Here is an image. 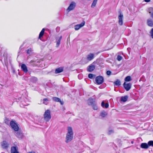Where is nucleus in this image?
<instances>
[{
    "label": "nucleus",
    "instance_id": "17",
    "mask_svg": "<svg viewBox=\"0 0 153 153\" xmlns=\"http://www.w3.org/2000/svg\"><path fill=\"white\" fill-rule=\"evenodd\" d=\"M63 71V68L62 67H60L56 69L55 73L56 74L59 73Z\"/></svg>",
    "mask_w": 153,
    "mask_h": 153
},
{
    "label": "nucleus",
    "instance_id": "4",
    "mask_svg": "<svg viewBox=\"0 0 153 153\" xmlns=\"http://www.w3.org/2000/svg\"><path fill=\"white\" fill-rule=\"evenodd\" d=\"M95 81L98 85H100L103 82V78L102 76H97L96 78Z\"/></svg>",
    "mask_w": 153,
    "mask_h": 153
},
{
    "label": "nucleus",
    "instance_id": "12",
    "mask_svg": "<svg viewBox=\"0 0 153 153\" xmlns=\"http://www.w3.org/2000/svg\"><path fill=\"white\" fill-rule=\"evenodd\" d=\"M15 134L16 136L19 138H22L23 137V134L20 131H16Z\"/></svg>",
    "mask_w": 153,
    "mask_h": 153
},
{
    "label": "nucleus",
    "instance_id": "42",
    "mask_svg": "<svg viewBox=\"0 0 153 153\" xmlns=\"http://www.w3.org/2000/svg\"><path fill=\"white\" fill-rule=\"evenodd\" d=\"M45 30V29L44 28H43L40 32L41 33H42L43 34H44Z\"/></svg>",
    "mask_w": 153,
    "mask_h": 153
},
{
    "label": "nucleus",
    "instance_id": "40",
    "mask_svg": "<svg viewBox=\"0 0 153 153\" xmlns=\"http://www.w3.org/2000/svg\"><path fill=\"white\" fill-rule=\"evenodd\" d=\"M9 120H8L7 119L5 120V122L6 124H8L9 123Z\"/></svg>",
    "mask_w": 153,
    "mask_h": 153
},
{
    "label": "nucleus",
    "instance_id": "46",
    "mask_svg": "<svg viewBox=\"0 0 153 153\" xmlns=\"http://www.w3.org/2000/svg\"><path fill=\"white\" fill-rule=\"evenodd\" d=\"M131 143L132 144H133V143H134V142H133V141H131Z\"/></svg>",
    "mask_w": 153,
    "mask_h": 153
},
{
    "label": "nucleus",
    "instance_id": "5",
    "mask_svg": "<svg viewBox=\"0 0 153 153\" xmlns=\"http://www.w3.org/2000/svg\"><path fill=\"white\" fill-rule=\"evenodd\" d=\"M118 18L119 19L118 23L120 25H122L123 24V15L121 12L118 16Z\"/></svg>",
    "mask_w": 153,
    "mask_h": 153
},
{
    "label": "nucleus",
    "instance_id": "21",
    "mask_svg": "<svg viewBox=\"0 0 153 153\" xmlns=\"http://www.w3.org/2000/svg\"><path fill=\"white\" fill-rule=\"evenodd\" d=\"M128 98V96H123L121 97L120 100L121 101L123 102H125L127 100Z\"/></svg>",
    "mask_w": 153,
    "mask_h": 153
},
{
    "label": "nucleus",
    "instance_id": "6",
    "mask_svg": "<svg viewBox=\"0 0 153 153\" xmlns=\"http://www.w3.org/2000/svg\"><path fill=\"white\" fill-rule=\"evenodd\" d=\"M76 6V3L74 1L72 2L70 4L69 6L68 7L67 10L68 11H70L73 10Z\"/></svg>",
    "mask_w": 153,
    "mask_h": 153
},
{
    "label": "nucleus",
    "instance_id": "11",
    "mask_svg": "<svg viewBox=\"0 0 153 153\" xmlns=\"http://www.w3.org/2000/svg\"><path fill=\"white\" fill-rule=\"evenodd\" d=\"M18 149L16 146H13L11 147L10 152L11 153H15L18 152Z\"/></svg>",
    "mask_w": 153,
    "mask_h": 153
},
{
    "label": "nucleus",
    "instance_id": "36",
    "mask_svg": "<svg viewBox=\"0 0 153 153\" xmlns=\"http://www.w3.org/2000/svg\"><path fill=\"white\" fill-rule=\"evenodd\" d=\"M32 79H33L34 81H36L37 80V78L35 77H32Z\"/></svg>",
    "mask_w": 153,
    "mask_h": 153
},
{
    "label": "nucleus",
    "instance_id": "37",
    "mask_svg": "<svg viewBox=\"0 0 153 153\" xmlns=\"http://www.w3.org/2000/svg\"><path fill=\"white\" fill-rule=\"evenodd\" d=\"M106 74H107V75H111V71H107Z\"/></svg>",
    "mask_w": 153,
    "mask_h": 153
},
{
    "label": "nucleus",
    "instance_id": "8",
    "mask_svg": "<svg viewBox=\"0 0 153 153\" xmlns=\"http://www.w3.org/2000/svg\"><path fill=\"white\" fill-rule=\"evenodd\" d=\"M131 85V83H128L125 82L123 84V86L126 91H128L130 89Z\"/></svg>",
    "mask_w": 153,
    "mask_h": 153
},
{
    "label": "nucleus",
    "instance_id": "23",
    "mask_svg": "<svg viewBox=\"0 0 153 153\" xmlns=\"http://www.w3.org/2000/svg\"><path fill=\"white\" fill-rule=\"evenodd\" d=\"M107 114V113L103 111H102L100 114V116L103 117H105Z\"/></svg>",
    "mask_w": 153,
    "mask_h": 153
},
{
    "label": "nucleus",
    "instance_id": "24",
    "mask_svg": "<svg viewBox=\"0 0 153 153\" xmlns=\"http://www.w3.org/2000/svg\"><path fill=\"white\" fill-rule=\"evenodd\" d=\"M149 13L151 15V17L153 19V7H150L149 9Z\"/></svg>",
    "mask_w": 153,
    "mask_h": 153
},
{
    "label": "nucleus",
    "instance_id": "20",
    "mask_svg": "<svg viewBox=\"0 0 153 153\" xmlns=\"http://www.w3.org/2000/svg\"><path fill=\"white\" fill-rule=\"evenodd\" d=\"M147 23L149 26L150 27L153 26V20L151 19H149L147 20Z\"/></svg>",
    "mask_w": 153,
    "mask_h": 153
},
{
    "label": "nucleus",
    "instance_id": "38",
    "mask_svg": "<svg viewBox=\"0 0 153 153\" xmlns=\"http://www.w3.org/2000/svg\"><path fill=\"white\" fill-rule=\"evenodd\" d=\"M24 102H22V103H21V104H20V106L21 107H22L23 106H26L27 105L24 104Z\"/></svg>",
    "mask_w": 153,
    "mask_h": 153
},
{
    "label": "nucleus",
    "instance_id": "45",
    "mask_svg": "<svg viewBox=\"0 0 153 153\" xmlns=\"http://www.w3.org/2000/svg\"><path fill=\"white\" fill-rule=\"evenodd\" d=\"M34 62V61L33 60H31V61H30V63H33V62Z\"/></svg>",
    "mask_w": 153,
    "mask_h": 153
},
{
    "label": "nucleus",
    "instance_id": "39",
    "mask_svg": "<svg viewBox=\"0 0 153 153\" xmlns=\"http://www.w3.org/2000/svg\"><path fill=\"white\" fill-rule=\"evenodd\" d=\"M105 108H107L109 106V105L108 103H106L105 105Z\"/></svg>",
    "mask_w": 153,
    "mask_h": 153
},
{
    "label": "nucleus",
    "instance_id": "13",
    "mask_svg": "<svg viewBox=\"0 0 153 153\" xmlns=\"http://www.w3.org/2000/svg\"><path fill=\"white\" fill-rule=\"evenodd\" d=\"M94 55L93 53H90L87 56V59L88 61H91L94 58Z\"/></svg>",
    "mask_w": 153,
    "mask_h": 153
},
{
    "label": "nucleus",
    "instance_id": "41",
    "mask_svg": "<svg viewBox=\"0 0 153 153\" xmlns=\"http://www.w3.org/2000/svg\"><path fill=\"white\" fill-rule=\"evenodd\" d=\"M105 104L104 103V102L103 101H102L101 103V106L102 107H103L105 106Z\"/></svg>",
    "mask_w": 153,
    "mask_h": 153
},
{
    "label": "nucleus",
    "instance_id": "43",
    "mask_svg": "<svg viewBox=\"0 0 153 153\" xmlns=\"http://www.w3.org/2000/svg\"><path fill=\"white\" fill-rule=\"evenodd\" d=\"M146 2H148L150 1V0H144Z\"/></svg>",
    "mask_w": 153,
    "mask_h": 153
},
{
    "label": "nucleus",
    "instance_id": "3",
    "mask_svg": "<svg viewBox=\"0 0 153 153\" xmlns=\"http://www.w3.org/2000/svg\"><path fill=\"white\" fill-rule=\"evenodd\" d=\"M10 124L11 127L14 131H17L19 130V127L17 123L14 121H12L10 122Z\"/></svg>",
    "mask_w": 153,
    "mask_h": 153
},
{
    "label": "nucleus",
    "instance_id": "30",
    "mask_svg": "<svg viewBox=\"0 0 153 153\" xmlns=\"http://www.w3.org/2000/svg\"><path fill=\"white\" fill-rule=\"evenodd\" d=\"M32 50L31 48H30L29 49H28L26 51H27V53L28 54H29L32 51Z\"/></svg>",
    "mask_w": 153,
    "mask_h": 153
},
{
    "label": "nucleus",
    "instance_id": "35",
    "mask_svg": "<svg viewBox=\"0 0 153 153\" xmlns=\"http://www.w3.org/2000/svg\"><path fill=\"white\" fill-rule=\"evenodd\" d=\"M43 34H44L43 33L40 32L39 35V38L40 39V38L42 36Z\"/></svg>",
    "mask_w": 153,
    "mask_h": 153
},
{
    "label": "nucleus",
    "instance_id": "25",
    "mask_svg": "<svg viewBox=\"0 0 153 153\" xmlns=\"http://www.w3.org/2000/svg\"><path fill=\"white\" fill-rule=\"evenodd\" d=\"M98 0H94L91 5V7L92 8H94L95 7L96 4L97 3Z\"/></svg>",
    "mask_w": 153,
    "mask_h": 153
},
{
    "label": "nucleus",
    "instance_id": "15",
    "mask_svg": "<svg viewBox=\"0 0 153 153\" xmlns=\"http://www.w3.org/2000/svg\"><path fill=\"white\" fill-rule=\"evenodd\" d=\"M22 70L25 73H27L28 71L27 68L25 64H22L21 66Z\"/></svg>",
    "mask_w": 153,
    "mask_h": 153
},
{
    "label": "nucleus",
    "instance_id": "19",
    "mask_svg": "<svg viewBox=\"0 0 153 153\" xmlns=\"http://www.w3.org/2000/svg\"><path fill=\"white\" fill-rule=\"evenodd\" d=\"M62 36H61L59 37V39H56L57 41H56V47H58L59 46V45L60 44V42H61V40L62 39Z\"/></svg>",
    "mask_w": 153,
    "mask_h": 153
},
{
    "label": "nucleus",
    "instance_id": "44",
    "mask_svg": "<svg viewBox=\"0 0 153 153\" xmlns=\"http://www.w3.org/2000/svg\"><path fill=\"white\" fill-rule=\"evenodd\" d=\"M27 153H36V152L33 151H32L29 152Z\"/></svg>",
    "mask_w": 153,
    "mask_h": 153
},
{
    "label": "nucleus",
    "instance_id": "9",
    "mask_svg": "<svg viewBox=\"0 0 153 153\" xmlns=\"http://www.w3.org/2000/svg\"><path fill=\"white\" fill-rule=\"evenodd\" d=\"M2 147L4 149H7L9 147V144L5 140L3 141L1 143Z\"/></svg>",
    "mask_w": 153,
    "mask_h": 153
},
{
    "label": "nucleus",
    "instance_id": "31",
    "mask_svg": "<svg viewBox=\"0 0 153 153\" xmlns=\"http://www.w3.org/2000/svg\"><path fill=\"white\" fill-rule=\"evenodd\" d=\"M114 133V131L113 130H109L108 132V134L109 135H110L112 133Z\"/></svg>",
    "mask_w": 153,
    "mask_h": 153
},
{
    "label": "nucleus",
    "instance_id": "26",
    "mask_svg": "<svg viewBox=\"0 0 153 153\" xmlns=\"http://www.w3.org/2000/svg\"><path fill=\"white\" fill-rule=\"evenodd\" d=\"M131 80V77L130 76H126L125 79V80L126 82H129Z\"/></svg>",
    "mask_w": 153,
    "mask_h": 153
},
{
    "label": "nucleus",
    "instance_id": "1",
    "mask_svg": "<svg viewBox=\"0 0 153 153\" xmlns=\"http://www.w3.org/2000/svg\"><path fill=\"white\" fill-rule=\"evenodd\" d=\"M74 133L71 127H68L67 128V133L66 135L65 142L68 143L70 142L73 139Z\"/></svg>",
    "mask_w": 153,
    "mask_h": 153
},
{
    "label": "nucleus",
    "instance_id": "14",
    "mask_svg": "<svg viewBox=\"0 0 153 153\" xmlns=\"http://www.w3.org/2000/svg\"><path fill=\"white\" fill-rule=\"evenodd\" d=\"M52 99L54 101L60 102L61 105H63V102H62L61 100L58 97H53L52 98Z\"/></svg>",
    "mask_w": 153,
    "mask_h": 153
},
{
    "label": "nucleus",
    "instance_id": "16",
    "mask_svg": "<svg viewBox=\"0 0 153 153\" xmlns=\"http://www.w3.org/2000/svg\"><path fill=\"white\" fill-rule=\"evenodd\" d=\"M140 147L141 148L144 149H147L149 148L148 144L146 143H141Z\"/></svg>",
    "mask_w": 153,
    "mask_h": 153
},
{
    "label": "nucleus",
    "instance_id": "32",
    "mask_svg": "<svg viewBox=\"0 0 153 153\" xmlns=\"http://www.w3.org/2000/svg\"><path fill=\"white\" fill-rule=\"evenodd\" d=\"M122 57L120 55H118L117 57V60L118 61H120L122 60Z\"/></svg>",
    "mask_w": 153,
    "mask_h": 153
},
{
    "label": "nucleus",
    "instance_id": "7",
    "mask_svg": "<svg viewBox=\"0 0 153 153\" xmlns=\"http://www.w3.org/2000/svg\"><path fill=\"white\" fill-rule=\"evenodd\" d=\"M85 22L83 21L80 24H77L74 26V29L75 30H79L80 28L83 27L85 25Z\"/></svg>",
    "mask_w": 153,
    "mask_h": 153
},
{
    "label": "nucleus",
    "instance_id": "18",
    "mask_svg": "<svg viewBox=\"0 0 153 153\" xmlns=\"http://www.w3.org/2000/svg\"><path fill=\"white\" fill-rule=\"evenodd\" d=\"M95 100L93 98H89L88 100V103L89 105H92L94 104Z\"/></svg>",
    "mask_w": 153,
    "mask_h": 153
},
{
    "label": "nucleus",
    "instance_id": "2",
    "mask_svg": "<svg viewBox=\"0 0 153 153\" xmlns=\"http://www.w3.org/2000/svg\"><path fill=\"white\" fill-rule=\"evenodd\" d=\"M45 120L47 122L51 118L50 111L47 110L45 111L44 114Z\"/></svg>",
    "mask_w": 153,
    "mask_h": 153
},
{
    "label": "nucleus",
    "instance_id": "10",
    "mask_svg": "<svg viewBox=\"0 0 153 153\" xmlns=\"http://www.w3.org/2000/svg\"><path fill=\"white\" fill-rule=\"evenodd\" d=\"M95 63H97V62L95 61L91 65L89 66L88 69V71L91 72L94 70L95 68V66L93 64H95Z\"/></svg>",
    "mask_w": 153,
    "mask_h": 153
},
{
    "label": "nucleus",
    "instance_id": "33",
    "mask_svg": "<svg viewBox=\"0 0 153 153\" xmlns=\"http://www.w3.org/2000/svg\"><path fill=\"white\" fill-rule=\"evenodd\" d=\"M94 76V75L92 74H90L88 75V77L90 79H92Z\"/></svg>",
    "mask_w": 153,
    "mask_h": 153
},
{
    "label": "nucleus",
    "instance_id": "22",
    "mask_svg": "<svg viewBox=\"0 0 153 153\" xmlns=\"http://www.w3.org/2000/svg\"><path fill=\"white\" fill-rule=\"evenodd\" d=\"M114 86H118L121 85V82L120 81L119 79H117L114 82Z\"/></svg>",
    "mask_w": 153,
    "mask_h": 153
},
{
    "label": "nucleus",
    "instance_id": "28",
    "mask_svg": "<svg viewBox=\"0 0 153 153\" xmlns=\"http://www.w3.org/2000/svg\"><path fill=\"white\" fill-rule=\"evenodd\" d=\"M148 146H152L153 147V141L150 140L148 142Z\"/></svg>",
    "mask_w": 153,
    "mask_h": 153
},
{
    "label": "nucleus",
    "instance_id": "27",
    "mask_svg": "<svg viewBox=\"0 0 153 153\" xmlns=\"http://www.w3.org/2000/svg\"><path fill=\"white\" fill-rule=\"evenodd\" d=\"M43 101V103L45 105H47L48 103L49 100L47 98L44 99Z\"/></svg>",
    "mask_w": 153,
    "mask_h": 153
},
{
    "label": "nucleus",
    "instance_id": "34",
    "mask_svg": "<svg viewBox=\"0 0 153 153\" xmlns=\"http://www.w3.org/2000/svg\"><path fill=\"white\" fill-rule=\"evenodd\" d=\"M150 33L152 38L153 39V28L151 29Z\"/></svg>",
    "mask_w": 153,
    "mask_h": 153
},
{
    "label": "nucleus",
    "instance_id": "29",
    "mask_svg": "<svg viewBox=\"0 0 153 153\" xmlns=\"http://www.w3.org/2000/svg\"><path fill=\"white\" fill-rule=\"evenodd\" d=\"M92 105V107L93 108L94 110H97V109L98 107L96 104H93V105Z\"/></svg>",
    "mask_w": 153,
    "mask_h": 153
}]
</instances>
